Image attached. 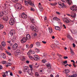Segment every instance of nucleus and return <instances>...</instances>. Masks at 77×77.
Segmentation results:
<instances>
[{"label":"nucleus","instance_id":"nucleus-52","mask_svg":"<svg viewBox=\"0 0 77 77\" xmlns=\"http://www.w3.org/2000/svg\"><path fill=\"white\" fill-rule=\"evenodd\" d=\"M56 44L57 45H58L59 44V42L56 41L55 42Z\"/></svg>","mask_w":77,"mask_h":77},{"label":"nucleus","instance_id":"nucleus-50","mask_svg":"<svg viewBox=\"0 0 77 77\" xmlns=\"http://www.w3.org/2000/svg\"><path fill=\"white\" fill-rule=\"evenodd\" d=\"M30 68L31 69H32V68H33V66L32 65H30L29 66Z\"/></svg>","mask_w":77,"mask_h":77},{"label":"nucleus","instance_id":"nucleus-5","mask_svg":"<svg viewBox=\"0 0 77 77\" xmlns=\"http://www.w3.org/2000/svg\"><path fill=\"white\" fill-rule=\"evenodd\" d=\"M9 23L11 26H13L15 23V20L13 18H11L9 21Z\"/></svg>","mask_w":77,"mask_h":77},{"label":"nucleus","instance_id":"nucleus-23","mask_svg":"<svg viewBox=\"0 0 77 77\" xmlns=\"http://www.w3.org/2000/svg\"><path fill=\"white\" fill-rule=\"evenodd\" d=\"M2 12L4 15H7L8 14V13L7 12V11H6V10H3L2 11Z\"/></svg>","mask_w":77,"mask_h":77},{"label":"nucleus","instance_id":"nucleus-32","mask_svg":"<svg viewBox=\"0 0 77 77\" xmlns=\"http://www.w3.org/2000/svg\"><path fill=\"white\" fill-rule=\"evenodd\" d=\"M5 52L7 53V54H8V55H9V56H11V54L8 51H6Z\"/></svg>","mask_w":77,"mask_h":77},{"label":"nucleus","instance_id":"nucleus-48","mask_svg":"<svg viewBox=\"0 0 77 77\" xmlns=\"http://www.w3.org/2000/svg\"><path fill=\"white\" fill-rule=\"evenodd\" d=\"M30 53L31 54H35V52L33 51H32L31 50Z\"/></svg>","mask_w":77,"mask_h":77},{"label":"nucleus","instance_id":"nucleus-20","mask_svg":"<svg viewBox=\"0 0 77 77\" xmlns=\"http://www.w3.org/2000/svg\"><path fill=\"white\" fill-rule=\"evenodd\" d=\"M36 44L37 47H40L41 46V43L40 42H38L36 43Z\"/></svg>","mask_w":77,"mask_h":77},{"label":"nucleus","instance_id":"nucleus-15","mask_svg":"<svg viewBox=\"0 0 77 77\" xmlns=\"http://www.w3.org/2000/svg\"><path fill=\"white\" fill-rule=\"evenodd\" d=\"M3 20L4 21H7L8 20V17L7 16H4L3 18Z\"/></svg>","mask_w":77,"mask_h":77},{"label":"nucleus","instance_id":"nucleus-4","mask_svg":"<svg viewBox=\"0 0 77 77\" xmlns=\"http://www.w3.org/2000/svg\"><path fill=\"white\" fill-rule=\"evenodd\" d=\"M70 9L72 11L74 12H77V7L76 5H74L71 7Z\"/></svg>","mask_w":77,"mask_h":77},{"label":"nucleus","instance_id":"nucleus-30","mask_svg":"<svg viewBox=\"0 0 77 77\" xmlns=\"http://www.w3.org/2000/svg\"><path fill=\"white\" fill-rule=\"evenodd\" d=\"M2 56L4 59H5L6 58V55L4 54H2Z\"/></svg>","mask_w":77,"mask_h":77},{"label":"nucleus","instance_id":"nucleus-62","mask_svg":"<svg viewBox=\"0 0 77 77\" xmlns=\"http://www.w3.org/2000/svg\"><path fill=\"white\" fill-rule=\"evenodd\" d=\"M64 59H68V57H64Z\"/></svg>","mask_w":77,"mask_h":77},{"label":"nucleus","instance_id":"nucleus-7","mask_svg":"<svg viewBox=\"0 0 77 77\" xmlns=\"http://www.w3.org/2000/svg\"><path fill=\"white\" fill-rule=\"evenodd\" d=\"M58 4L60 6V8H63L65 6V5L64 3H62L61 2H60L58 3Z\"/></svg>","mask_w":77,"mask_h":77},{"label":"nucleus","instance_id":"nucleus-16","mask_svg":"<svg viewBox=\"0 0 77 77\" xmlns=\"http://www.w3.org/2000/svg\"><path fill=\"white\" fill-rule=\"evenodd\" d=\"M28 67L27 66H24L23 67V70L25 72H26L27 71Z\"/></svg>","mask_w":77,"mask_h":77},{"label":"nucleus","instance_id":"nucleus-56","mask_svg":"<svg viewBox=\"0 0 77 77\" xmlns=\"http://www.w3.org/2000/svg\"><path fill=\"white\" fill-rule=\"evenodd\" d=\"M56 14H57V15H60V12H56Z\"/></svg>","mask_w":77,"mask_h":77},{"label":"nucleus","instance_id":"nucleus-21","mask_svg":"<svg viewBox=\"0 0 77 77\" xmlns=\"http://www.w3.org/2000/svg\"><path fill=\"white\" fill-rule=\"evenodd\" d=\"M26 38L27 39L29 40L30 39V35L29 34H27L26 35Z\"/></svg>","mask_w":77,"mask_h":77},{"label":"nucleus","instance_id":"nucleus-31","mask_svg":"<svg viewBox=\"0 0 77 77\" xmlns=\"http://www.w3.org/2000/svg\"><path fill=\"white\" fill-rule=\"evenodd\" d=\"M70 52L72 55H74V51L71 49H70Z\"/></svg>","mask_w":77,"mask_h":77},{"label":"nucleus","instance_id":"nucleus-8","mask_svg":"<svg viewBox=\"0 0 77 77\" xmlns=\"http://www.w3.org/2000/svg\"><path fill=\"white\" fill-rule=\"evenodd\" d=\"M70 16L72 18H75L76 17V13L75 12H71Z\"/></svg>","mask_w":77,"mask_h":77},{"label":"nucleus","instance_id":"nucleus-33","mask_svg":"<svg viewBox=\"0 0 77 77\" xmlns=\"http://www.w3.org/2000/svg\"><path fill=\"white\" fill-rule=\"evenodd\" d=\"M65 71L66 73H67L69 72V70L68 69H65Z\"/></svg>","mask_w":77,"mask_h":77},{"label":"nucleus","instance_id":"nucleus-60","mask_svg":"<svg viewBox=\"0 0 77 77\" xmlns=\"http://www.w3.org/2000/svg\"><path fill=\"white\" fill-rule=\"evenodd\" d=\"M72 45H73V47L74 48L75 47V45L74 43H73Z\"/></svg>","mask_w":77,"mask_h":77},{"label":"nucleus","instance_id":"nucleus-39","mask_svg":"<svg viewBox=\"0 0 77 77\" xmlns=\"http://www.w3.org/2000/svg\"><path fill=\"white\" fill-rule=\"evenodd\" d=\"M46 66L47 67H48V68L49 67L51 68V65H50V64H46Z\"/></svg>","mask_w":77,"mask_h":77},{"label":"nucleus","instance_id":"nucleus-38","mask_svg":"<svg viewBox=\"0 0 77 77\" xmlns=\"http://www.w3.org/2000/svg\"><path fill=\"white\" fill-rule=\"evenodd\" d=\"M46 62H47V60H43L42 61V62L43 63H45Z\"/></svg>","mask_w":77,"mask_h":77},{"label":"nucleus","instance_id":"nucleus-42","mask_svg":"<svg viewBox=\"0 0 77 77\" xmlns=\"http://www.w3.org/2000/svg\"><path fill=\"white\" fill-rule=\"evenodd\" d=\"M2 64H5V63H6V62L5 61H2Z\"/></svg>","mask_w":77,"mask_h":77},{"label":"nucleus","instance_id":"nucleus-1","mask_svg":"<svg viewBox=\"0 0 77 77\" xmlns=\"http://www.w3.org/2000/svg\"><path fill=\"white\" fill-rule=\"evenodd\" d=\"M15 32L14 30H12L10 32V34L8 35V37L9 38H11V37L13 34H15Z\"/></svg>","mask_w":77,"mask_h":77},{"label":"nucleus","instance_id":"nucleus-26","mask_svg":"<svg viewBox=\"0 0 77 77\" xmlns=\"http://www.w3.org/2000/svg\"><path fill=\"white\" fill-rule=\"evenodd\" d=\"M53 20H56V21H59L60 20V19L57 17H54L53 18Z\"/></svg>","mask_w":77,"mask_h":77},{"label":"nucleus","instance_id":"nucleus-61","mask_svg":"<svg viewBox=\"0 0 77 77\" xmlns=\"http://www.w3.org/2000/svg\"><path fill=\"white\" fill-rule=\"evenodd\" d=\"M6 75H5V74L3 75H2V77H6Z\"/></svg>","mask_w":77,"mask_h":77},{"label":"nucleus","instance_id":"nucleus-6","mask_svg":"<svg viewBox=\"0 0 77 77\" xmlns=\"http://www.w3.org/2000/svg\"><path fill=\"white\" fill-rule=\"evenodd\" d=\"M34 57H33V59L35 60L36 61H38V60H40L39 56L35 55L34 56Z\"/></svg>","mask_w":77,"mask_h":77},{"label":"nucleus","instance_id":"nucleus-53","mask_svg":"<svg viewBox=\"0 0 77 77\" xmlns=\"http://www.w3.org/2000/svg\"><path fill=\"white\" fill-rule=\"evenodd\" d=\"M42 42L44 44H45L47 42L45 41H42Z\"/></svg>","mask_w":77,"mask_h":77},{"label":"nucleus","instance_id":"nucleus-3","mask_svg":"<svg viewBox=\"0 0 77 77\" xmlns=\"http://www.w3.org/2000/svg\"><path fill=\"white\" fill-rule=\"evenodd\" d=\"M15 8L17 9L18 10H20L21 9V5L19 3H17L14 6Z\"/></svg>","mask_w":77,"mask_h":77},{"label":"nucleus","instance_id":"nucleus-13","mask_svg":"<svg viewBox=\"0 0 77 77\" xmlns=\"http://www.w3.org/2000/svg\"><path fill=\"white\" fill-rule=\"evenodd\" d=\"M21 17L23 18V19H26V18H27V15L26 14H24V13H23L21 15Z\"/></svg>","mask_w":77,"mask_h":77},{"label":"nucleus","instance_id":"nucleus-29","mask_svg":"<svg viewBox=\"0 0 77 77\" xmlns=\"http://www.w3.org/2000/svg\"><path fill=\"white\" fill-rule=\"evenodd\" d=\"M31 50H30L27 53V55L28 56H30V54H31Z\"/></svg>","mask_w":77,"mask_h":77},{"label":"nucleus","instance_id":"nucleus-43","mask_svg":"<svg viewBox=\"0 0 77 77\" xmlns=\"http://www.w3.org/2000/svg\"><path fill=\"white\" fill-rule=\"evenodd\" d=\"M3 15V12L2 11V12L0 13V17H2Z\"/></svg>","mask_w":77,"mask_h":77},{"label":"nucleus","instance_id":"nucleus-51","mask_svg":"<svg viewBox=\"0 0 77 77\" xmlns=\"http://www.w3.org/2000/svg\"><path fill=\"white\" fill-rule=\"evenodd\" d=\"M39 10L40 11H43V8H40Z\"/></svg>","mask_w":77,"mask_h":77},{"label":"nucleus","instance_id":"nucleus-11","mask_svg":"<svg viewBox=\"0 0 77 77\" xmlns=\"http://www.w3.org/2000/svg\"><path fill=\"white\" fill-rule=\"evenodd\" d=\"M26 41H27V38L24 37L22 38L20 42L21 43H24L25 42H26Z\"/></svg>","mask_w":77,"mask_h":77},{"label":"nucleus","instance_id":"nucleus-54","mask_svg":"<svg viewBox=\"0 0 77 77\" xmlns=\"http://www.w3.org/2000/svg\"><path fill=\"white\" fill-rule=\"evenodd\" d=\"M30 10L32 11H35V10H34L32 8H31Z\"/></svg>","mask_w":77,"mask_h":77},{"label":"nucleus","instance_id":"nucleus-44","mask_svg":"<svg viewBox=\"0 0 77 77\" xmlns=\"http://www.w3.org/2000/svg\"><path fill=\"white\" fill-rule=\"evenodd\" d=\"M35 51L37 53H38V52H39V50L37 48L35 49Z\"/></svg>","mask_w":77,"mask_h":77},{"label":"nucleus","instance_id":"nucleus-47","mask_svg":"<svg viewBox=\"0 0 77 77\" xmlns=\"http://www.w3.org/2000/svg\"><path fill=\"white\" fill-rule=\"evenodd\" d=\"M12 1L13 2H14V3H16L18 2V0H12Z\"/></svg>","mask_w":77,"mask_h":77},{"label":"nucleus","instance_id":"nucleus-41","mask_svg":"<svg viewBox=\"0 0 77 77\" xmlns=\"http://www.w3.org/2000/svg\"><path fill=\"white\" fill-rule=\"evenodd\" d=\"M57 5V3H55L53 4H51V6H56Z\"/></svg>","mask_w":77,"mask_h":77},{"label":"nucleus","instance_id":"nucleus-17","mask_svg":"<svg viewBox=\"0 0 77 77\" xmlns=\"http://www.w3.org/2000/svg\"><path fill=\"white\" fill-rule=\"evenodd\" d=\"M55 29L56 30H59V31H60V28L59 26H56L55 27Z\"/></svg>","mask_w":77,"mask_h":77},{"label":"nucleus","instance_id":"nucleus-35","mask_svg":"<svg viewBox=\"0 0 77 77\" xmlns=\"http://www.w3.org/2000/svg\"><path fill=\"white\" fill-rule=\"evenodd\" d=\"M35 76H39V74L38 72H36L35 73Z\"/></svg>","mask_w":77,"mask_h":77},{"label":"nucleus","instance_id":"nucleus-55","mask_svg":"<svg viewBox=\"0 0 77 77\" xmlns=\"http://www.w3.org/2000/svg\"><path fill=\"white\" fill-rule=\"evenodd\" d=\"M63 27H64V29H66V26H65V24H63Z\"/></svg>","mask_w":77,"mask_h":77},{"label":"nucleus","instance_id":"nucleus-40","mask_svg":"<svg viewBox=\"0 0 77 77\" xmlns=\"http://www.w3.org/2000/svg\"><path fill=\"white\" fill-rule=\"evenodd\" d=\"M30 20L32 23H34V19H33V18H30Z\"/></svg>","mask_w":77,"mask_h":77},{"label":"nucleus","instance_id":"nucleus-18","mask_svg":"<svg viewBox=\"0 0 77 77\" xmlns=\"http://www.w3.org/2000/svg\"><path fill=\"white\" fill-rule=\"evenodd\" d=\"M48 30L49 31L50 33H51L53 32V30H52V28L51 27H48Z\"/></svg>","mask_w":77,"mask_h":77},{"label":"nucleus","instance_id":"nucleus-9","mask_svg":"<svg viewBox=\"0 0 77 77\" xmlns=\"http://www.w3.org/2000/svg\"><path fill=\"white\" fill-rule=\"evenodd\" d=\"M18 44H14L12 47L13 50H17V48H18Z\"/></svg>","mask_w":77,"mask_h":77},{"label":"nucleus","instance_id":"nucleus-37","mask_svg":"<svg viewBox=\"0 0 77 77\" xmlns=\"http://www.w3.org/2000/svg\"><path fill=\"white\" fill-rule=\"evenodd\" d=\"M12 65V64L11 63H7V65L6 66V67H8V66H11Z\"/></svg>","mask_w":77,"mask_h":77},{"label":"nucleus","instance_id":"nucleus-22","mask_svg":"<svg viewBox=\"0 0 77 77\" xmlns=\"http://www.w3.org/2000/svg\"><path fill=\"white\" fill-rule=\"evenodd\" d=\"M67 2L69 5H71L72 3V1L71 0H67Z\"/></svg>","mask_w":77,"mask_h":77},{"label":"nucleus","instance_id":"nucleus-45","mask_svg":"<svg viewBox=\"0 0 77 77\" xmlns=\"http://www.w3.org/2000/svg\"><path fill=\"white\" fill-rule=\"evenodd\" d=\"M77 76V75L75 74L72 75V77H76Z\"/></svg>","mask_w":77,"mask_h":77},{"label":"nucleus","instance_id":"nucleus-64","mask_svg":"<svg viewBox=\"0 0 77 77\" xmlns=\"http://www.w3.org/2000/svg\"><path fill=\"white\" fill-rule=\"evenodd\" d=\"M2 68L3 67H2V66L1 65H0V69H2Z\"/></svg>","mask_w":77,"mask_h":77},{"label":"nucleus","instance_id":"nucleus-27","mask_svg":"<svg viewBox=\"0 0 77 77\" xmlns=\"http://www.w3.org/2000/svg\"><path fill=\"white\" fill-rule=\"evenodd\" d=\"M25 5L26 6H27L29 5V3H28V2H27L26 1H25Z\"/></svg>","mask_w":77,"mask_h":77},{"label":"nucleus","instance_id":"nucleus-63","mask_svg":"<svg viewBox=\"0 0 77 77\" xmlns=\"http://www.w3.org/2000/svg\"><path fill=\"white\" fill-rule=\"evenodd\" d=\"M66 76L67 77H68L69 76V74H68V73H66Z\"/></svg>","mask_w":77,"mask_h":77},{"label":"nucleus","instance_id":"nucleus-24","mask_svg":"<svg viewBox=\"0 0 77 77\" xmlns=\"http://www.w3.org/2000/svg\"><path fill=\"white\" fill-rule=\"evenodd\" d=\"M1 45L3 46V47H5L6 46V43L4 42H2L1 43Z\"/></svg>","mask_w":77,"mask_h":77},{"label":"nucleus","instance_id":"nucleus-57","mask_svg":"<svg viewBox=\"0 0 77 77\" xmlns=\"http://www.w3.org/2000/svg\"><path fill=\"white\" fill-rule=\"evenodd\" d=\"M47 20V17H45V21Z\"/></svg>","mask_w":77,"mask_h":77},{"label":"nucleus","instance_id":"nucleus-19","mask_svg":"<svg viewBox=\"0 0 77 77\" xmlns=\"http://www.w3.org/2000/svg\"><path fill=\"white\" fill-rule=\"evenodd\" d=\"M67 63H68V61H67L66 60L62 62H61V63L62 64H63V65H64V66H65V64H66Z\"/></svg>","mask_w":77,"mask_h":77},{"label":"nucleus","instance_id":"nucleus-36","mask_svg":"<svg viewBox=\"0 0 77 77\" xmlns=\"http://www.w3.org/2000/svg\"><path fill=\"white\" fill-rule=\"evenodd\" d=\"M32 35H33V36H37V34L36 33H32Z\"/></svg>","mask_w":77,"mask_h":77},{"label":"nucleus","instance_id":"nucleus-34","mask_svg":"<svg viewBox=\"0 0 77 77\" xmlns=\"http://www.w3.org/2000/svg\"><path fill=\"white\" fill-rule=\"evenodd\" d=\"M4 27V26H3V25L0 24V29H3Z\"/></svg>","mask_w":77,"mask_h":77},{"label":"nucleus","instance_id":"nucleus-2","mask_svg":"<svg viewBox=\"0 0 77 77\" xmlns=\"http://www.w3.org/2000/svg\"><path fill=\"white\" fill-rule=\"evenodd\" d=\"M31 30L32 31H34L35 32H37L38 30V29L36 28L35 27V25L33 24H32L31 26Z\"/></svg>","mask_w":77,"mask_h":77},{"label":"nucleus","instance_id":"nucleus-59","mask_svg":"<svg viewBox=\"0 0 77 77\" xmlns=\"http://www.w3.org/2000/svg\"><path fill=\"white\" fill-rule=\"evenodd\" d=\"M33 44H32L30 45V48H32V47H33Z\"/></svg>","mask_w":77,"mask_h":77},{"label":"nucleus","instance_id":"nucleus-12","mask_svg":"<svg viewBox=\"0 0 77 77\" xmlns=\"http://www.w3.org/2000/svg\"><path fill=\"white\" fill-rule=\"evenodd\" d=\"M32 70H33V69H29L28 70V74L32 75L33 73H32Z\"/></svg>","mask_w":77,"mask_h":77},{"label":"nucleus","instance_id":"nucleus-49","mask_svg":"<svg viewBox=\"0 0 77 77\" xmlns=\"http://www.w3.org/2000/svg\"><path fill=\"white\" fill-rule=\"evenodd\" d=\"M29 58L30 59H33V57H32V56H31L30 55L29 56Z\"/></svg>","mask_w":77,"mask_h":77},{"label":"nucleus","instance_id":"nucleus-10","mask_svg":"<svg viewBox=\"0 0 77 77\" xmlns=\"http://www.w3.org/2000/svg\"><path fill=\"white\" fill-rule=\"evenodd\" d=\"M63 20L64 23L66 24H68L69 23V20L66 18L63 19Z\"/></svg>","mask_w":77,"mask_h":77},{"label":"nucleus","instance_id":"nucleus-14","mask_svg":"<svg viewBox=\"0 0 77 77\" xmlns=\"http://www.w3.org/2000/svg\"><path fill=\"white\" fill-rule=\"evenodd\" d=\"M28 2V4L31 5L32 6H35L34 4L32 3V1H31V0H29Z\"/></svg>","mask_w":77,"mask_h":77},{"label":"nucleus","instance_id":"nucleus-28","mask_svg":"<svg viewBox=\"0 0 77 77\" xmlns=\"http://www.w3.org/2000/svg\"><path fill=\"white\" fill-rule=\"evenodd\" d=\"M67 38H69V39H70V40L72 39V37H71V36H70L69 35H67Z\"/></svg>","mask_w":77,"mask_h":77},{"label":"nucleus","instance_id":"nucleus-58","mask_svg":"<svg viewBox=\"0 0 77 77\" xmlns=\"http://www.w3.org/2000/svg\"><path fill=\"white\" fill-rule=\"evenodd\" d=\"M26 47L27 48H29V45H26Z\"/></svg>","mask_w":77,"mask_h":77},{"label":"nucleus","instance_id":"nucleus-25","mask_svg":"<svg viewBox=\"0 0 77 77\" xmlns=\"http://www.w3.org/2000/svg\"><path fill=\"white\" fill-rule=\"evenodd\" d=\"M16 39V37L15 36L13 37V38L11 39L12 42H15V41Z\"/></svg>","mask_w":77,"mask_h":77},{"label":"nucleus","instance_id":"nucleus-46","mask_svg":"<svg viewBox=\"0 0 77 77\" xmlns=\"http://www.w3.org/2000/svg\"><path fill=\"white\" fill-rule=\"evenodd\" d=\"M17 53H20V51L19 50H17L16 51Z\"/></svg>","mask_w":77,"mask_h":77}]
</instances>
